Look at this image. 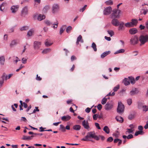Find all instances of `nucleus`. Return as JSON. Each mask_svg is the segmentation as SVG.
I'll use <instances>...</instances> for the list:
<instances>
[{"instance_id": "obj_1", "label": "nucleus", "mask_w": 148, "mask_h": 148, "mask_svg": "<svg viewBox=\"0 0 148 148\" xmlns=\"http://www.w3.org/2000/svg\"><path fill=\"white\" fill-rule=\"evenodd\" d=\"M91 138L98 140H99V138L96 135L94 132H90L87 133L86 135L81 140L84 141H90L93 142V140L90 139Z\"/></svg>"}, {"instance_id": "obj_47", "label": "nucleus", "mask_w": 148, "mask_h": 148, "mask_svg": "<svg viewBox=\"0 0 148 148\" xmlns=\"http://www.w3.org/2000/svg\"><path fill=\"white\" fill-rule=\"evenodd\" d=\"M1 80H3V81L5 79L6 80L7 79V76L5 75V73H3L1 77Z\"/></svg>"}, {"instance_id": "obj_44", "label": "nucleus", "mask_w": 148, "mask_h": 148, "mask_svg": "<svg viewBox=\"0 0 148 148\" xmlns=\"http://www.w3.org/2000/svg\"><path fill=\"white\" fill-rule=\"evenodd\" d=\"M143 111L147 112L148 111V106L144 105L143 106Z\"/></svg>"}, {"instance_id": "obj_55", "label": "nucleus", "mask_w": 148, "mask_h": 148, "mask_svg": "<svg viewBox=\"0 0 148 148\" xmlns=\"http://www.w3.org/2000/svg\"><path fill=\"white\" fill-rule=\"evenodd\" d=\"M98 115L97 114H95L93 116V118L94 120H97L98 117Z\"/></svg>"}, {"instance_id": "obj_36", "label": "nucleus", "mask_w": 148, "mask_h": 148, "mask_svg": "<svg viewBox=\"0 0 148 148\" xmlns=\"http://www.w3.org/2000/svg\"><path fill=\"white\" fill-rule=\"evenodd\" d=\"M51 49L49 48L46 49H44L42 51V53L44 54H46L48 52L51 51Z\"/></svg>"}, {"instance_id": "obj_61", "label": "nucleus", "mask_w": 148, "mask_h": 148, "mask_svg": "<svg viewBox=\"0 0 148 148\" xmlns=\"http://www.w3.org/2000/svg\"><path fill=\"white\" fill-rule=\"evenodd\" d=\"M27 59L25 58H23L22 59V62L23 64H25L26 63Z\"/></svg>"}, {"instance_id": "obj_23", "label": "nucleus", "mask_w": 148, "mask_h": 148, "mask_svg": "<svg viewBox=\"0 0 148 148\" xmlns=\"http://www.w3.org/2000/svg\"><path fill=\"white\" fill-rule=\"evenodd\" d=\"M123 82L124 84L126 86L130 84L129 79L126 78H125L123 80Z\"/></svg>"}, {"instance_id": "obj_30", "label": "nucleus", "mask_w": 148, "mask_h": 148, "mask_svg": "<svg viewBox=\"0 0 148 148\" xmlns=\"http://www.w3.org/2000/svg\"><path fill=\"white\" fill-rule=\"evenodd\" d=\"M17 43L16 40H12L10 44V45L11 47H13L14 45H16Z\"/></svg>"}, {"instance_id": "obj_15", "label": "nucleus", "mask_w": 148, "mask_h": 148, "mask_svg": "<svg viewBox=\"0 0 148 148\" xmlns=\"http://www.w3.org/2000/svg\"><path fill=\"white\" fill-rule=\"evenodd\" d=\"M138 91L136 88L132 89L131 91L130 92V94L132 96L134 95L137 94Z\"/></svg>"}, {"instance_id": "obj_20", "label": "nucleus", "mask_w": 148, "mask_h": 148, "mask_svg": "<svg viewBox=\"0 0 148 148\" xmlns=\"http://www.w3.org/2000/svg\"><path fill=\"white\" fill-rule=\"evenodd\" d=\"M115 119L117 121H119L121 123H122L123 121V118L121 116H116Z\"/></svg>"}, {"instance_id": "obj_14", "label": "nucleus", "mask_w": 148, "mask_h": 148, "mask_svg": "<svg viewBox=\"0 0 148 148\" xmlns=\"http://www.w3.org/2000/svg\"><path fill=\"white\" fill-rule=\"evenodd\" d=\"M129 32L131 34H134L137 32L138 31L136 28H132L130 29Z\"/></svg>"}, {"instance_id": "obj_10", "label": "nucleus", "mask_w": 148, "mask_h": 148, "mask_svg": "<svg viewBox=\"0 0 148 148\" xmlns=\"http://www.w3.org/2000/svg\"><path fill=\"white\" fill-rule=\"evenodd\" d=\"M82 124L84 128L87 130H88L90 128V127L89 125V123L88 121H86L84 120L83 121Z\"/></svg>"}, {"instance_id": "obj_33", "label": "nucleus", "mask_w": 148, "mask_h": 148, "mask_svg": "<svg viewBox=\"0 0 148 148\" xmlns=\"http://www.w3.org/2000/svg\"><path fill=\"white\" fill-rule=\"evenodd\" d=\"M125 51V50L123 49H121L117 50L114 53L115 54H117L119 53H124Z\"/></svg>"}, {"instance_id": "obj_63", "label": "nucleus", "mask_w": 148, "mask_h": 148, "mask_svg": "<svg viewBox=\"0 0 148 148\" xmlns=\"http://www.w3.org/2000/svg\"><path fill=\"white\" fill-rule=\"evenodd\" d=\"M134 117V116L132 114H130L128 116V119L130 120H132Z\"/></svg>"}, {"instance_id": "obj_19", "label": "nucleus", "mask_w": 148, "mask_h": 148, "mask_svg": "<svg viewBox=\"0 0 148 148\" xmlns=\"http://www.w3.org/2000/svg\"><path fill=\"white\" fill-rule=\"evenodd\" d=\"M81 128V126L79 125H73V129L76 131L79 130Z\"/></svg>"}, {"instance_id": "obj_53", "label": "nucleus", "mask_w": 148, "mask_h": 148, "mask_svg": "<svg viewBox=\"0 0 148 148\" xmlns=\"http://www.w3.org/2000/svg\"><path fill=\"white\" fill-rule=\"evenodd\" d=\"M29 29V27L27 26H24L23 27L21 28V31L26 30H27Z\"/></svg>"}, {"instance_id": "obj_7", "label": "nucleus", "mask_w": 148, "mask_h": 148, "mask_svg": "<svg viewBox=\"0 0 148 148\" xmlns=\"http://www.w3.org/2000/svg\"><path fill=\"white\" fill-rule=\"evenodd\" d=\"M112 13L111 15V18H119L120 17V15H117V10L116 9L113 10L112 11Z\"/></svg>"}, {"instance_id": "obj_13", "label": "nucleus", "mask_w": 148, "mask_h": 148, "mask_svg": "<svg viewBox=\"0 0 148 148\" xmlns=\"http://www.w3.org/2000/svg\"><path fill=\"white\" fill-rule=\"evenodd\" d=\"M112 108V105L111 103L107 102L105 106V109L106 110H111Z\"/></svg>"}, {"instance_id": "obj_11", "label": "nucleus", "mask_w": 148, "mask_h": 148, "mask_svg": "<svg viewBox=\"0 0 148 148\" xmlns=\"http://www.w3.org/2000/svg\"><path fill=\"white\" fill-rule=\"evenodd\" d=\"M19 6L18 5L12 6L10 10L13 13H15L17 11Z\"/></svg>"}, {"instance_id": "obj_5", "label": "nucleus", "mask_w": 148, "mask_h": 148, "mask_svg": "<svg viewBox=\"0 0 148 148\" xmlns=\"http://www.w3.org/2000/svg\"><path fill=\"white\" fill-rule=\"evenodd\" d=\"M112 11L111 7L109 6L103 10V14L105 15L109 14Z\"/></svg>"}, {"instance_id": "obj_3", "label": "nucleus", "mask_w": 148, "mask_h": 148, "mask_svg": "<svg viewBox=\"0 0 148 148\" xmlns=\"http://www.w3.org/2000/svg\"><path fill=\"white\" fill-rule=\"evenodd\" d=\"M124 106L122 102L121 101L119 102L117 109V112L119 113L123 112L124 110Z\"/></svg>"}, {"instance_id": "obj_6", "label": "nucleus", "mask_w": 148, "mask_h": 148, "mask_svg": "<svg viewBox=\"0 0 148 148\" xmlns=\"http://www.w3.org/2000/svg\"><path fill=\"white\" fill-rule=\"evenodd\" d=\"M28 13V8L27 6H25L22 9L21 12L22 16H25Z\"/></svg>"}, {"instance_id": "obj_2", "label": "nucleus", "mask_w": 148, "mask_h": 148, "mask_svg": "<svg viewBox=\"0 0 148 148\" xmlns=\"http://www.w3.org/2000/svg\"><path fill=\"white\" fill-rule=\"evenodd\" d=\"M139 41L140 43V45L144 44L148 41V34L141 35L139 38Z\"/></svg>"}, {"instance_id": "obj_46", "label": "nucleus", "mask_w": 148, "mask_h": 148, "mask_svg": "<svg viewBox=\"0 0 148 148\" xmlns=\"http://www.w3.org/2000/svg\"><path fill=\"white\" fill-rule=\"evenodd\" d=\"M44 23L47 25L50 26L52 24V23L49 20H45Z\"/></svg>"}, {"instance_id": "obj_56", "label": "nucleus", "mask_w": 148, "mask_h": 148, "mask_svg": "<svg viewBox=\"0 0 148 148\" xmlns=\"http://www.w3.org/2000/svg\"><path fill=\"white\" fill-rule=\"evenodd\" d=\"M87 7V5H85L82 8L80 9V11L83 12L86 9V8Z\"/></svg>"}, {"instance_id": "obj_8", "label": "nucleus", "mask_w": 148, "mask_h": 148, "mask_svg": "<svg viewBox=\"0 0 148 148\" xmlns=\"http://www.w3.org/2000/svg\"><path fill=\"white\" fill-rule=\"evenodd\" d=\"M59 8L58 5L57 4H54L52 6V12L55 13L58 11Z\"/></svg>"}, {"instance_id": "obj_58", "label": "nucleus", "mask_w": 148, "mask_h": 148, "mask_svg": "<svg viewBox=\"0 0 148 148\" xmlns=\"http://www.w3.org/2000/svg\"><path fill=\"white\" fill-rule=\"evenodd\" d=\"M95 125L96 127L98 129H100L101 128L99 126V124L97 123H95Z\"/></svg>"}, {"instance_id": "obj_54", "label": "nucleus", "mask_w": 148, "mask_h": 148, "mask_svg": "<svg viewBox=\"0 0 148 148\" xmlns=\"http://www.w3.org/2000/svg\"><path fill=\"white\" fill-rule=\"evenodd\" d=\"M113 140V139L112 137H110L107 138V141L108 142H111Z\"/></svg>"}, {"instance_id": "obj_48", "label": "nucleus", "mask_w": 148, "mask_h": 148, "mask_svg": "<svg viewBox=\"0 0 148 148\" xmlns=\"http://www.w3.org/2000/svg\"><path fill=\"white\" fill-rule=\"evenodd\" d=\"M143 12V13L144 15H145L147 12H148V9H145V8H143L142 9V12Z\"/></svg>"}, {"instance_id": "obj_34", "label": "nucleus", "mask_w": 148, "mask_h": 148, "mask_svg": "<svg viewBox=\"0 0 148 148\" xmlns=\"http://www.w3.org/2000/svg\"><path fill=\"white\" fill-rule=\"evenodd\" d=\"M22 139L25 140H31L32 139V138H30V136H23L22 137Z\"/></svg>"}, {"instance_id": "obj_27", "label": "nucleus", "mask_w": 148, "mask_h": 148, "mask_svg": "<svg viewBox=\"0 0 148 148\" xmlns=\"http://www.w3.org/2000/svg\"><path fill=\"white\" fill-rule=\"evenodd\" d=\"M144 134V132L143 131H136L135 133V136H137L138 135H143Z\"/></svg>"}, {"instance_id": "obj_17", "label": "nucleus", "mask_w": 148, "mask_h": 148, "mask_svg": "<svg viewBox=\"0 0 148 148\" xmlns=\"http://www.w3.org/2000/svg\"><path fill=\"white\" fill-rule=\"evenodd\" d=\"M110 53V51H106L103 53L101 55V58H103L107 56Z\"/></svg>"}, {"instance_id": "obj_42", "label": "nucleus", "mask_w": 148, "mask_h": 148, "mask_svg": "<svg viewBox=\"0 0 148 148\" xmlns=\"http://www.w3.org/2000/svg\"><path fill=\"white\" fill-rule=\"evenodd\" d=\"M127 130L126 131V134H130V133H132L133 131L134 130H132L131 129H127Z\"/></svg>"}, {"instance_id": "obj_32", "label": "nucleus", "mask_w": 148, "mask_h": 148, "mask_svg": "<svg viewBox=\"0 0 148 148\" xmlns=\"http://www.w3.org/2000/svg\"><path fill=\"white\" fill-rule=\"evenodd\" d=\"M66 27L65 25H63L62 26L60 29V35L63 33L64 31L65 30V29Z\"/></svg>"}, {"instance_id": "obj_59", "label": "nucleus", "mask_w": 148, "mask_h": 148, "mask_svg": "<svg viewBox=\"0 0 148 148\" xmlns=\"http://www.w3.org/2000/svg\"><path fill=\"white\" fill-rule=\"evenodd\" d=\"M76 59V57L74 56H72L71 58V61L75 60Z\"/></svg>"}, {"instance_id": "obj_62", "label": "nucleus", "mask_w": 148, "mask_h": 148, "mask_svg": "<svg viewBox=\"0 0 148 148\" xmlns=\"http://www.w3.org/2000/svg\"><path fill=\"white\" fill-rule=\"evenodd\" d=\"M138 129L140 131H143V127L141 125H139L138 127Z\"/></svg>"}, {"instance_id": "obj_60", "label": "nucleus", "mask_w": 148, "mask_h": 148, "mask_svg": "<svg viewBox=\"0 0 148 148\" xmlns=\"http://www.w3.org/2000/svg\"><path fill=\"white\" fill-rule=\"evenodd\" d=\"M133 136L132 134H130L127 136V139H130L133 138Z\"/></svg>"}, {"instance_id": "obj_51", "label": "nucleus", "mask_w": 148, "mask_h": 148, "mask_svg": "<svg viewBox=\"0 0 148 148\" xmlns=\"http://www.w3.org/2000/svg\"><path fill=\"white\" fill-rule=\"evenodd\" d=\"M120 86L119 85H117L113 89V90L114 92H116L118 90Z\"/></svg>"}, {"instance_id": "obj_43", "label": "nucleus", "mask_w": 148, "mask_h": 148, "mask_svg": "<svg viewBox=\"0 0 148 148\" xmlns=\"http://www.w3.org/2000/svg\"><path fill=\"white\" fill-rule=\"evenodd\" d=\"M53 43L48 41L47 40H46L45 42V44L47 46H49L52 44Z\"/></svg>"}, {"instance_id": "obj_9", "label": "nucleus", "mask_w": 148, "mask_h": 148, "mask_svg": "<svg viewBox=\"0 0 148 148\" xmlns=\"http://www.w3.org/2000/svg\"><path fill=\"white\" fill-rule=\"evenodd\" d=\"M34 48L35 49H38L39 48L41 45L40 42L35 41L34 43Z\"/></svg>"}, {"instance_id": "obj_37", "label": "nucleus", "mask_w": 148, "mask_h": 148, "mask_svg": "<svg viewBox=\"0 0 148 148\" xmlns=\"http://www.w3.org/2000/svg\"><path fill=\"white\" fill-rule=\"evenodd\" d=\"M105 3L107 5H111L113 4V1L112 0L106 1L105 2Z\"/></svg>"}, {"instance_id": "obj_57", "label": "nucleus", "mask_w": 148, "mask_h": 148, "mask_svg": "<svg viewBox=\"0 0 148 148\" xmlns=\"http://www.w3.org/2000/svg\"><path fill=\"white\" fill-rule=\"evenodd\" d=\"M97 107L99 110H100L102 108V106L100 104H99L97 106Z\"/></svg>"}, {"instance_id": "obj_22", "label": "nucleus", "mask_w": 148, "mask_h": 148, "mask_svg": "<svg viewBox=\"0 0 148 148\" xmlns=\"http://www.w3.org/2000/svg\"><path fill=\"white\" fill-rule=\"evenodd\" d=\"M82 36L81 35H79V36L77 37V41L76 42V44L77 45H78L79 44V42L81 41L82 42H83V40L82 39Z\"/></svg>"}, {"instance_id": "obj_52", "label": "nucleus", "mask_w": 148, "mask_h": 148, "mask_svg": "<svg viewBox=\"0 0 148 148\" xmlns=\"http://www.w3.org/2000/svg\"><path fill=\"white\" fill-rule=\"evenodd\" d=\"M72 27L71 26H69L67 27L66 29V31L67 33H69L70 31L72 29Z\"/></svg>"}, {"instance_id": "obj_39", "label": "nucleus", "mask_w": 148, "mask_h": 148, "mask_svg": "<svg viewBox=\"0 0 148 148\" xmlns=\"http://www.w3.org/2000/svg\"><path fill=\"white\" fill-rule=\"evenodd\" d=\"M49 6L47 5L45 6L43 9V11L44 13H46L49 10Z\"/></svg>"}, {"instance_id": "obj_4", "label": "nucleus", "mask_w": 148, "mask_h": 148, "mask_svg": "<svg viewBox=\"0 0 148 148\" xmlns=\"http://www.w3.org/2000/svg\"><path fill=\"white\" fill-rule=\"evenodd\" d=\"M131 44L133 45L136 44L138 42V39L137 36L135 35L133 36L130 40Z\"/></svg>"}, {"instance_id": "obj_18", "label": "nucleus", "mask_w": 148, "mask_h": 148, "mask_svg": "<svg viewBox=\"0 0 148 148\" xmlns=\"http://www.w3.org/2000/svg\"><path fill=\"white\" fill-rule=\"evenodd\" d=\"M45 16L43 14H40L38 16L37 19L39 21H41L42 20L45 19Z\"/></svg>"}, {"instance_id": "obj_41", "label": "nucleus", "mask_w": 148, "mask_h": 148, "mask_svg": "<svg viewBox=\"0 0 148 148\" xmlns=\"http://www.w3.org/2000/svg\"><path fill=\"white\" fill-rule=\"evenodd\" d=\"M132 24L131 22H127L125 23V26L127 27H133Z\"/></svg>"}, {"instance_id": "obj_24", "label": "nucleus", "mask_w": 148, "mask_h": 148, "mask_svg": "<svg viewBox=\"0 0 148 148\" xmlns=\"http://www.w3.org/2000/svg\"><path fill=\"white\" fill-rule=\"evenodd\" d=\"M129 81L132 84H134L135 82V79L134 77H129Z\"/></svg>"}, {"instance_id": "obj_64", "label": "nucleus", "mask_w": 148, "mask_h": 148, "mask_svg": "<svg viewBox=\"0 0 148 148\" xmlns=\"http://www.w3.org/2000/svg\"><path fill=\"white\" fill-rule=\"evenodd\" d=\"M144 127L145 129L148 128V121L146 122V124L144 126Z\"/></svg>"}, {"instance_id": "obj_25", "label": "nucleus", "mask_w": 148, "mask_h": 148, "mask_svg": "<svg viewBox=\"0 0 148 148\" xmlns=\"http://www.w3.org/2000/svg\"><path fill=\"white\" fill-rule=\"evenodd\" d=\"M5 58L4 56H2L0 57V63L1 65H3L5 62Z\"/></svg>"}, {"instance_id": "obj_26", "label": "nucleus", "mask_w": 148, "mask_h": 148, "mask_svg": "<svg viewBox=\"0 0 148 148\" xmlns=\"http://www.w3.org/2000/svg\"><path fill=\"white\" fill-rule=\"evenodd\" d=\"M103 130L107 134H108L110 133V130L108 127L107 126H106L104 127L103 128Z\"/></svg>"}, {"instance_id": "obj_50", "label": "nucleus", "mask_w": 148, "mask_h": 148, "mask_svg": "<svg viewBox=\"0 0 148 148\" xmlns=\"http://www.w3.org/2000/svg\"><path fill=\"white\" fill-rule=\"evenodd\" d=\"M127 103L129 105H130L132 103V99L130 98L127 100Z\"/></svg>"}, {"instance_id": "obj_45", "label": "nucleus", "mask_w": 148, "mask_h": 148, "mask_svg": "<svg viewBox=\"0 0 148 148\" xmlns=\"http://www.w3.org/2000/svg\"><path fill=\"white\" fill-rule=\"evenodd\" d=\"M107 99L104 97L102 99L101 101V103L102 105H104L105 104L106 102L107 101Z\"/></svg>"}, {"instance_id": "obj_35", "label": "nucleus", "mask_w": 148, "mask_h": 148, "mask_svg": "<svg viewBox=\"0 0 148 148\" xmlns=\"http://www.w3.org/2000/svg\"><path fill=\"white\" fill-rule=\"evenodd\" d=\"M91 47L93 48L94 51H97V48L96 47V45L94 42H93L92 43Z\"/></svg>"}, {"instance_id": "obj_40", "label": "nucleus", "mask_w": 148, "mask_h": 148, "mask_svg": "<svg viewBox=\"0 0 148 148\" xmlns=\"http://www.w3.org/2000/svg\"><path fill=\"white\" fill-rule=\"evenodd\" d=\"M60 128L61 131L62 132H64L66 131L65 128L64 126L62 125L61 124L60 125Z\"/></svg>"}, {"instance_id": "obj_49", "label": "nucleus", "mask_w": 148, "mask_h": 148, "mask_svg": "<svg viewBox=\"0 0 148 148\" xmlns=\"http://www.w3.org/2000/svg\"><path fill=\"white\" fill-rule=\"evenodd\" d=\"M107 32L111 37L114 34V32L112 30H108L107 31Z\"/></svg>"}, {"instance_id": "obj_16", "label": "nucleus", "mask_w": 148, "mask_h": 148, "mask_svg": "<svg viewBox=\"0 0 148 148\" xmlns=\"http://www.w3.org/2000/svg\"><path fill=\"white\" fill-rule=\"evenodd\" d=\"M71 118V117L70 116L67 115L66 116H62L61 119L64 121H67L69 120Z\"/></svg>"}, {"instance_id": "obj_12", "label": "nucleus", "mask_w": 148, "mask_h": 148, "mask_svg": "<svg viewBox=\"0 0 148 148\" xmlns=\"http://www.w3.org/2000/svg\"><path fill=\"white\" fill-rule=\"evenodd\" d=\"M111 23L113 25L115 26H117L119 25V21L115 18L113 19Z\"/></svg>"}, {"instance_id": "obj_31", "label": "nucleus", "mask_w": 148, "mask_h": 148, "mask_svg": "<svg viewBox=\"0 0 148 148\" xmlns=\"http://www.w3.org/2000/svg\"><path fill=\"white\" fill-rule=\"evenodd\" d=\"M34 32V30L33 29H31L28 32L27 35L29 36H31Z\"/></svg>"}, {"instance_id": "obj_38", "label": "nucleus", "mask_w": 148, "mask_h": 148, "mask_svg": "<svg viewBox=\"0 0 148 148\" xmlns=\"http://www.w3.org/2000/svg\"><path fill=\"white\" fill-rule=\"evenodd\" d=\"M58 23L57 20H56V22L54 23L53 24V26H52V27L53 29H55L57 27H58Z\"/></svg>"}, {"instance_id": "obj_28", "label": "nucleus", "mask_w": 148, "mask_h": 148, "mask_svg": "<svg viewBox=\"0 0 148 148\" xmlns=\"http://www.w3.org/2000/svg\"><path fill=\"white\" fill-rule=\"evenodd\" d=\"M7 3H2L0 5V10L1 11H3L4 9V6H6Z\"/></svg>"}, {"instance_id": "obj_21", "label": "nucleus", "mask_w": 148, "mask_h": 148, "mask_svg": "<svg viewBox=\"0 0 148 148\" xmlns=\"http://www.w3.org/2000/svg\"><path fill=\"white\" fill-rule=\"evenodd\" d=\"M132 25L133 26L134 25H136L138 23V20L136 19H133L131 20V22Z\"/></svg>"}, {"instance_id": "obj_29", "label": "nucleus", "mask_w": 148, "mask_h": 148, "mask_svg": "<svg viewBox=\"0 0 148 148\" xmlns=\"http://www.w3.org/2000/svg\"><path fill=\"white\" fill-rule=\"evenodd\" d=\"M124 23L123 22H122L119 25V30H121L123 29V28L124 27Z\"/></svg>"}]
</instances>
